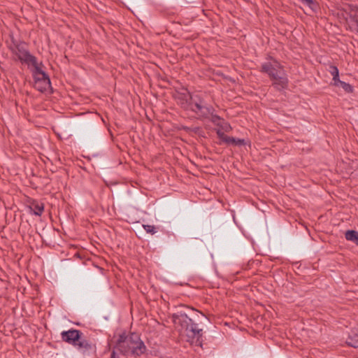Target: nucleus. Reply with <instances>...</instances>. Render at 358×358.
Returning <instances> with one entry per match:
<instances>
[{
	"instance_id": "obj_1",
	"label": "nucleus",
	"mask_w": 358,
	"mask_h": 358,
	"mask_svg": "<svg viewBox=\"0 0 358 358\" xmlns=\"http://www.w3.org/2000/svg\"><path fill=\"white\" fill-rule=\"evenodd\" d=\"M200 317L207 319L204 314L182 304L177 307L172 320L181 337L190 345L202 347L203 331L200 327Z\"/></svg>"
},
{
	"instance_id": "obj_2",
	"label": "nucleus",
	"mask_w": 358,
	"mask_h": 358,
	"mask_svg": "<svg viewBox=\"0 0 358 358\" xmlns=\"http://www.w3.org/2000/svg\"><path fill=\"white\" fill-rule=\"evenodd\" d=\"M115 349L124 355L131 354L136 357L143 355L146 351V346L136 333L127 334L122 333L115 343Z\"/></svg>"
},
{
	"instance_id": "obj_3",
	"label": "nucleus",
	"mask_w": 358,
	"mask_h": 358,
	"mask_svg": "<svg viewBox=\"0 0 358 358\" xmlns=\"http://www.w3.org/2000/svg\"><path fill=\"white\" fill-rule=\"evenodd\" d=\"M206 94L202 92L193 93L189 111L198 116L200 120L209 118L215 112L213 106L206 101Z\"/></svg>"
},
{
	"instance_id": "obj_4",
	"label": "nucleus",
	"mask_w": 358,
	"mask_h": 358,
	"mask_svg": "<svg viewBox=\"0 0 358 358\" xmlns=\"http://www.w3.org/2000/svg\"><path fill=\"white\" fill-rule=\"evenodd\" d=\"M11 50L22 63L27 65H36V57L30 54L24 43H20L15 44L14 47L11 48Z\"/></svg>"
},
{
	"instance_id": "obj_5",
	"label": "nucleus",
	"mask_w": 358,
	"mask_h": 358,
	"mask_svg": "<svg viewBox=\"0 0 358 358\" xmlns=\"http://www.w3.org/2000/svg\"><path fill=\"white\" fill-rule=\"evenodd\" d=\"M34 66L33 76L35 81V88L38 91L43 92L50 87V80L48 75L43 71L36 63Z\"/></svg>"
},
{
	"instance_id": "obj_6",
	"label": "nucleus",
	"mask_w": 358,
	"mask_h": 358,
	"mask_svg": "<svg viewBox=\"0 0 358 358\" xmlns=\"http://www.w3.org/2000/svg\"><path fill=\"white\" fill-rule=\"evenodd\" d=\"M269 78L273 81L272 86L278 91H282L287 88L289 82L283 67L275 71L273 77Z\"/></svg>"
},
{
	"instance_id": "obj_7",
	"label": "nucleus",
	"mask_w": 358,
	"mask_h": 358,
	"mask_svg": "<svg viewBox=\"0 0 358 358\" xmlns=\"http://www.w3.org/2000/svg\"><path fill=\"white\" fill-rule=\"evenodd\" d=\"M82 333L79 330L70 329L69 331H62L61 337L63 341L76 345L78 341L80 338Z\"/></svg>"
},
{
	"instance_id": "obj_8",
	"label": "nucleus",
	"mask_w": 358,
	"mask_h": 358,
	"mask_svg": "<svg viewBox=\"0 0 358 358\" xmlns=\"http://www.w3.org/2000/svg\"><path fill=\"white\" fill-rule=\"evenodd\" d=\"M272 59L273 63L264 62L261 66V72L266 73L268 77H273L275 71L282 68V66L276 59Z\"/></svg>"
},
{
	"instance_id": "obj_9",
	"label": "nucleus",
	"mask_w": 358,
	"mask_h": 358,
	"mask_svg": "<svg viewBox=\"0 0 358 358\" xmlns=\"http://www.w3.org/2000/svg\"><path fill=\"white\" fill-rule=\"evenodd\" d=\"M193 93L187 92L186 93H180L177 96V101L178 105L184 110L189 111L190 103L192 101V96Z\"/></svg>"
},
{
	"instance_id": "obj_10",
	"label": "nucleus",
	"mask_w": 358,
	"mask_h": 358,
	"mask_svg": "<svg viewBox=\"0 0 358 358\" xmlns=\"http://www.w3.org/2000/svg\"><path fill=\"white\" fill-rule=\"evenodd\" d=\"M29 207L36 215L41 216L44 211V203L36 200L30 201Z\"/></svg>"
},
{
	"instance_id": "obj_11",
	"label": "nucleus",
	"mask_w": 358,
	"mask_h": 358,
	"mask_svg": "<svg viewBox=\"0 0 358 358\" xmlns=\"http://www.w3.org/2000/svg\"><path fill=\"white\" fill-rule=\"evenodd\" d=\"M224 143L227 145L241 146L245 145V141L244 139L236 138L232 136H227V138L225 139Z\"/></svg>"
},
{
	"instance_id": "obj_12",
	"label": "nucleus",
	"mask_w": 358,
	"mask_h": 358,
	"mask_svg": "<svg viewBox=\"0 0 358 358\" xmlns=\"http://www.w3.org/2000/svg\"><path fill=\"white\" fill-rule=\"evenodd\" d=\"M302 3L308 6L313 12H317L319 9V4L315 0H303Z\"/></svg>"
},
{
	"instance_id": "obj_13",
	"label": "nucleus",
	"mask_w": 358,
	"mask_h": 358,
	"mask_svg": "<svg viewBox=\"0 0 358 358\" xmlns=\"http://www.w3.org/2000/svg\"><path fill=\"white\" fill-rule=\"evenodd\" d=\"M345 237L348 241L355 243L358 238V231L355 230H348L345 234Z\"/></svg>"
},
{
	"instance_id": "obj_14",
	"label": "nucleus",
	"mask_w": 358,
	"mask_h": 358,
	"mask_svg": "<svg viewBox=\"0 0 358 358\" xmlns=\"http://www.w3.org/2000/svg\"><path fill=\"white\" fill-rule=\"evenodd\" d=\"M78 349L90 350L92 348L91 344L86 340L79 339L76 345Z\"/></svg>"
},
{
	"instance_id": "obj_15",
	"label": "nucleus",
	"mask_w": 358,
	"mask_h": 358,
	"mask_svg": "<svg viewBox=\"0 0 358 358\" xmlns=\"http://www.w3.org/2000/svg\"><path fill=\"white\" fill-rule=\"evenodd\" d=\"M346 343L351 347L358 348V335L350 336L346 341Z\"/></svg>"
},
{
	"instance_id": "obj_16",
	"label": "nucleus",
	"mask_w": 358,
	"mask_h": 358,
	"mask_svg": "<svg viewBox=\"0 0 358 358\" xmlns=\"http://www.w3.org/2000/svg\"><path fill=\"white\" fill-rule=\"evenodd\" d=\"M339 86H341L345 90V92L348 93H351L353 92L352 86L348 83H346L345 82H340Z\"/></svg>"
},
{
	"instance_id": "obj_17",
	"label": "nucleus",
	"mask_w": 358,
	"mask_h": 358,
	"mask_svg": "<svg viewBox=\"0 0 358 358\" xmlns=\"http://www.w3.org/2000/svg\"><path fill=\"white\" fill-rule=\"evenodd\" d=\"M329 71L334 78H336V77L339 76V71L336 66L331 65Z\"/></svg>"
},
{
	"instance_id": "obj_18",
	"label": "nucleus",
	"mask_w": 358,
	"mask_h": 358,
	"mask_svg": "<svg viewBox=\"0 0 358 358\" xmlns=\"http://www.w3.org/2000/svg\"><path fill=\"white\" fill-rule=\"evenodd\" d=\"M350 19L354 21L358 27V9L352 10L350 14Z\"/></svg>"
},
{
	"instance_id": "obj_19",
	"label": "nucleus",
	"mask_w": 358,
	"mask_h": 358,
	"mask_svg": "<svg viewBox=\"0 0 358 358\" xmlns=\"http://www.w3.org/2000/svg\"><path fill=\"white\" fill-rule=\"evenodd\" d=\"M143 227L147 233H149L151 234H155L156 233L155 227L153 225L143 224Z\"/></svg>"
},
{
	"instance_id": "obj_20",
	"label": "nucleus",
	"mask_w": 358,
	"mask_h": 358,
	"mask_svg": "<svg viewBox=\"0 0 358 358\" xmlns=\"http://www.w3.org/2000/svg\"><path fill=\"white\" fill-rule=\"evenodd\" d=\"M210 116H211L210 121L213 124H217V125H220L219 121L221 120V118H220V116H218L217 115H215L214 113L212 115H210Z\"/></svg>"
},
{
	"instance_id": "obj_21",
	"label": "nucleus",
	"mask_w": 358,
	"mask_h": 358,
	"mask_svg": "<svg viewBox=\"0 0 358 358\" xmlns=\"http://www.w3.org/2000/svg\"><path fill=\"white\" fill-rule=\"evenodd\" d=\"M216 134L218 136V138L223 142L224 143L225 141V139L227 138V136L226 134H224V133L223 131H222L220 129H217L216 131Z\"/></svg>"
},
{
	"instance_id": "obj_22",
	"label": "nucleus",
	"mask_w": 358,
	"mask_h": 358,
	"mask_svg": "<svg viewBox=\"0 0 358 358\" xmlns=\"http://www.w3.org/2000/svg\"><path fill=\"white\" fill-rule=\"evenodd\" d=\"M182 129H183V130H185L187 132L193 131L194 133H196L200 129L199 127L191 128V127H183Z\"/></svg>"
},
{
	"instance_id": "obj_23",
	"label": "nucleus",
	"mask_w": 358,
	"mask_h": 358,
	"mask_svg": "<svg viewBox=\"0 0 358 358\" xmlns=\"http://www.w3.org/2000/svg\"><path fill=\"white\" fill-rule=\"evenodd\" d=\"M222 127L227 132L229 131L231 129V126L228 123H224V124L222 125Z\"/></svg>"
},
{
	"instance_id": "obj_24",
	"label": "nucleus",
	"mask_w": 358,
	"mask_h": 358,
	"mask_svg": "<svg viewBox=\"0 0 358 358\" xmlns=\"http://www.w3.org/2000/svg\"><path fill=\"white\" fill-rule=\"evenodd\" d=\"M333 81H334V85L335 86H339L340 85V82H343L342 80H341L339 79V76L338 77H336V78H333Z\"/></svg>"
},
{
	"instance_id": "obj_25",
	"label": "nucleus",
	"mask_w": 358,
	"mask_h": 358,
	"mask_svg": "<svg viewBox=\"0 0 358 358\" xmlns=\"http://www.w3.org/2000/svg\"><path fill=\"white\" fill-rule=\"evenodd\" d=\"M355 243L358 245V238H357V240L355 241Z\"/></svg>"
},
{
	"instance_id": "obj_26",
	"label": "nucleus",
	"mask_w": 358,
	"mask_h": 358,
	"mask_svg": "<svg viewBox=\"0 0 358 358\" xmlns=\"http://www.w3.org/2000/svg\"><path fill=\"white\" fill-rule=\"evenodd\" d=\"M300 1H301V2H303V0H300Z\"/></svg>"
},
{
	"instance_id": "obj_27",
	"label": "nucleus",
	"mask_w": 358,
	"mask_h": 358,
	"mask_svg": "<svg viewBox=\"0 0 358 358\" xmlns=\"http://www.w3.org/2000/svg\"><path fill=\"white\" fill-rule=\"evenodd\" d=\"M357 32H358V27H357Z\"/></svg>"
}]
</instances>
